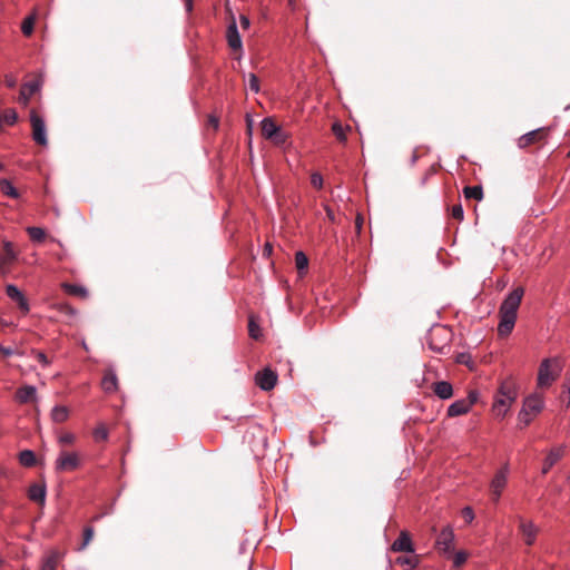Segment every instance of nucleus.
Masks as SVG:
<instances>
[{"label": "nucleus", "mask_w": 570, "mask_h": 570, "mask_svg": "<svg viewBox=\"0 0 570 570\" xmlns=\"http://www.w3.org/2000/svg\"><path fill=\"white\" fill-rule=\"evenodd\" d=\"M523 295V287H517L502 302L499 309L500 323L498 325V334L501 337H505L512 332Z\"/></svg>", "instance_id": "f257e3e1"}, {"label": "nucleus", "mask_w": 570, "mask_h": 570, "mask_svg": "<svg viewBox=\"0 0 570 570\" xmlns=\"http://www.w3.org/2000/svg\"><path fill=\"white\" fill-rule=\"evenodd\" d=\"M562 365L559 358H544L538 371V387L548 389L560 376Z\"/></svg>", "instance_id": "f03ea898"}, {"label": "nucleus", "mask_w": 570, "mask_h": 570, "mask_svg": "<svg viewBox=\"0 0 570 570\" xmlns=\"http://www.w3.org/2000/svg\"><path fill=\"white\" fill-rule=\"evenodd\" d=\"M80 465V458L76 452L61 451L55 462L57 472L77 470Z\"/></svg>", "instance_id": "7ed1b4c3"}, {"label": "nucleus", "mask_w": 570, "mask_h": 570, "mask_svg": "<svg viewBox=\"0 0 570 570\" xmlns=\"http://www.w3.org/2000/svg\"><path fill=\"white\" fill-rule=\"evenodd\" d=\"M30 122L32 128V139L40 146H47V129L45 120L35 109L30 111Z\"/></svg>", "instance_id": "20e7f679"}, {"label": "nucleus", "mask_w": 570, "mask_h": 570, "mask_svg": "<svg viewBox=\"0 0 570 570\" xmlns=\"http://www.w3.org/2000/svg\"><path fill=\"white\" fill-rule=\"evenodd\" d=\"M454 532L450 525L441 530L435 540V548L442 554H451L453 552Z\"/></svg>", "instance_id": "39448f33"}, {"label": "nucleus", "mask_w": 570, "mask_h": 570, "mask_svg": "<svg viewBox=\"0 0 570 570\" xmlns=\"http://www.w3.org/2000/svg\"><path fill=\"white\" fill-rule=\"evenodd\" d=\"M549 131V127H542L527 132L518 139V146L520 148H527L531 145L539 144L548 137Z\"/></svg>", "instance_id": "423d86ee"}, {"label": "nucleus", "mask_w": 570, "mask_h": 570, "mask_svg": "<svg viewBox=\"0 0 570 570\" xmlns=\"http://www.w3.org/2000/svg\"><path fill=\"white\" fill-rule=\"evenodd\" d=\"M508 472L509 466L508 464H504V466L498 471L492 479L490 488L493 501H498L500 499V495L507 484Z\"/></svg>", "instance_id": "0eeeda50"}, {"label": "nucleus", "mask_w": 570, "mask_h": 570, "mask_svg": "<svg viewBox=\"0 0 570 570\" xmlns=\"http://www.w3.org/2000/svg\"><path fill=\"white\" fill-rule=\"evenodd\" d=\"M255 383L263 391H271L277 383V374L271 368H264L255 374Z\"/></svg>", "instance_id": "6e6552de"}, {"label": "nucleus", "mask_w": 570, "mask_h": 570, "mask_svg": "<svg viewBox=\"0 0 570 570\" xmlns=\"http://www.w3.org/2000/svg\"><path fill=\"white\" fill-rule=\"evenodd\" d=\"M543 407V401L540 395L533 394L528 396L523 402V407L519 413V419L525 417L527 415L532 414L535 416Z\"/></svg>", "instance_id": "1a4fd4ad"}, {"label": "nucleus", "mask_w": 570, "mask_h": 570, "mask_svg": "<svg viewBox=\"0 0 570 570\" xmlns=\"http://www.w3.org/2000/svg\"><path fill=\"white\" fill-rule=\"evenodd\" d=\"M391 550L394 552H414V544L407 531H401L399 538L392 543Z\"/></svg>", "instance_id": "9d476101"}, {"label": "nucleus", "mask_w": 570, "mask_h": 570, "mask_svg": "<svg viewBox=\"0 0 570 570\" xmlns=\"http://www.w3.org/2000/svg\"><path fill=\"white\" fill-rule=\"evenodd\" d=\"M6 294L10 299L16 302L19 306V308L27 314L29 312V304L24 295L20 292V289L12 284H9L6 286Z\"/></svg>", "instance_id": "9b49d317"}, {"label": "nucleus", "mask_w": 570, "mask_h": 570, "mask_svg": "<svg viewBox=\"0 0 570 570\" xmlns=\"http://www.w3.org/2000/svg\"><path fill=\"white\" fill-rule=\"evenodd\" d=\"M519 529L524 538L525 543L528 546L533 544L538 532L537 527L531 521H525L524 519L520 518Z\"/></svg>", "instance_id": "f8f14e48"}, {"label": "nucleus", "mask_w": 570, "mask_h": 570, "mask_svg": "<svg viewBox=\"0 0 570 570\" xmlns=\"http://www.w3.org/2000/svg\"><path fill=\"white\" fill-rule=\"evenodd\" d=\"M226 37H227L228 46L233 50L242 49V39H240L239 32L237 30V26H236V21H235L234 17L232 18V21L227 28Z\"/></svg>", "instance_id": "ddd939ff"}, {"label": "nucleus", "mask_w": 570, "mask_h": 570, "mask_svg": "<svg viewBox=\"0 0 570 570\" xmlns=\"http://www.w3.org/2000/svg\"><path fill=\"white\" fill-rule=\"evenodd\" d=\"M17 259V252L11 242L4 240L2 253L0 256V268L4 266H10Z\"/></svg>", "instance_id": "4468645a"}, {"label": "nucleus", "mask_w": 570, "mask_h": 570, "mask_svg": "<svg viewBox=\"0 0 570 570\" xmlns=\"http://www.w3.org/2000/svg\"><path fill=\"white\" fill-rule=\"evenodd\" d=\"M37 399V390L32 385H24L17 390L16 400L21 403L35 402Z\"/></svg>", "instance_id": "2eb2a0df"}, {"label": "nucleus", "mask_w": 570, "mask_h": 570, "mask_svg": "<svg viewBox=\"0 0 570 570\" xmlns=\"http://www.w3.org/2000/svg\"><path fill=\"white\" fill-rule=\"evenodd\" d=\"M564 454V448L558 446L553 448L547 455L543 466H542V473L547 474L549 470L563 456Z\"/></svg>", "instance_id": "dca6fc26"}, {"label": "nucleus", "mask_w": 570, "mask_h": 570, "mask_svg": "<svg viewBox=\"0 0 570 570\" xmlns=\"http://www.w3.org/2000/svg\"><path fill=\"white\" fill-rule=\"evenodd\" d=\"M39 88H40V83L38 80L24 83L20 90V96H19L20 104L27 106L31 96L35 95L39 90Z\"/></svg>", "instance_id": "f3484780"}, {"label": "nucleus", "mask_w": 570, "mask_h": 570, "mask_svg": "<svg viewBox=\"0 0 570 570\" xmlns=\"http://www.w3.org/2000/svg\"><path fill=\"white\" fill-rule=\"evenodd\" d=\"M471 406V401L458 400L448 407V415L451 417L463 415L470 411Z\"/></svg>", "instance_id": "a211bd4d"}, {"label": "nucleus", "mask_w": 570, "mask_h": 570, "mask_svg": "<svg viewBox=\"0 0 570 570\" xmlns=\"http://www.w3.org/2000/svg\"><path fill=\"white\" fill-rule=\"evenodd\" d=\"M28 497L31 501L43 505L45 500H46V484L45 483L31 484L28 490Z\"/></svg>", "instance_id": "6ab92c4d"}, {"label": "nucleus", "mask_w": 570, "mask_h": 570, "mask_svg": "<svg viewBox=\"0 0 570 570\" xmlns=\"http://www.w3.org/2000/svg\"><path fill=\"white\" fill-rule=\"evenodd\" d=\"M101 387L106 393H114L118 389V379L112 370L105 372L101 381Z\"/></svg>", "instance_id": "aec40b11"}, {"label": "nucleus", "mask_w": 570, "mask_h": 570, "mask_svg": "<svg viewBox=\"0 0 570 570\" xmlns=\"http://www.w3.org/2000/svg\"><path fill=\"white\" fill-rule=\"evenodd\" d=\"M433 392L442 400L450 399L453 395V387L446 381H440L433 384Z\"/></svg>", "instance_id": "412c9836"}, {"label": "nucleus", "mask_w": 570, "mask_h": 570, "mask_svg": "<svg viewBox=\"0 0 570 570\" xmlns=\"http://www.w3.org/2000/svg\"><path fill=\"white\" fill-rule=\"evenodd\" d=\"M279 129V126L272 118H265L261 122L262 135L266 139H271L273 135Z\"/></svg>", "instance_id": "4be33fe9"}, {"label": "nucleus", "mask_w": 570, "mask_h": 570, "mask_svg": "<svg viewBox=\"0 0 570 570\" xmlns=\"http://www.w3.org/2000/svg\"><path fill=\"white\" fill-rule=\"evenodd\" d=\"M395 564L406 568L407 570L415 569L420 563L419 556H400L394 560Z\"/></svg>", "instance_id": "5701e85b"}, {"label": "nucleus", "mask_w": 570, "mask_h": 570, "mask_svg": "<svg viewBox=\"0 0 570 570\" xmlns=\"http://www.w3.org/2000/svg\"><path fill=\"white\" fill-rule=\"evenodd\" d=\"M498 395L507 397L510 401H514L517 397L514 383L512 381L502 382Z\"/></svg>", "instance_id": "b1692460"}, {"label": "nucleus", "mask_w": 570, "mask_h": 570, "mask_svg": "<svg viewBox=\"0 0 570 570\" xmlns=\"http://www.w3.org/2000/svg\"><path fill=\"white\" fill-rule=\"evenodd\" d=\"M513 401H510L507 397L498 395L494 404H493V412L497 416H504V414L508 411V407Z\"/></svg>", "instance_id": "393cba45"}, {"label": "nucleus", "mask_w": 570, "mask_h": 570, "mask_svg": "<svg viewBox=\"0 0 570 570\" xmlns=\"http://www.w3.org/2000/svg\"><path fill=\"white\" fill-rule=\"evenodd\" d=\"M63 291L72 296H77L80 298H87L88 297V291L83 286L63 283L62 284Z\"/></svg>", "instance_id": "a878e982"}, {"label": "nucleus", "mask_w": 570, "mask_h": 570, "mask_svg": "<svg viewBox=\"0 0 570 570\" xmlns=\"http://www.w3.org/2000/svg\"><path fill=\"white\" fill-rule=\"evenodd\" d=\"M51 420L56 423H62L69 417V410L67 406L57 405L51 410Z\"/></svg>", "instance_id": "bb28decb"}, {"label": "nucleus", "mask_w": 570, "mask_h": 570, "mask_svg": "<svg viewBox=\"0 0 570 570\" xmlns=\"http://www.w3.org/2000/svg\"><path fill=\"white\" fill-rule=\"evenodd\" d=\"M463 194L466 199H475V200H482L483 199V189L482 186H465L463 188Z\"/></svg>", "instance_id": "cd10ccee"}, {"label": "nucleus", "mask_w": 570, "mask_h": 570, "mask_svg": "<svg viewBox=\"0 0 570 570\" xmlns=\"http://www.w3.org/2000/svg\"><path fill=\"white\" fill-rule=\"evenodd\" d=\"M350 129L351 128L348 126L344 127L341 121H335L332 125V132H333V135L342 144L346 142V140H347L346 131L350 130Z\"/></svg>", "instance_id": "c85d7f7f"}, {"label": "nucleus", "mask_w": 570, "mask_h": 570, "mask_svg": "<svg viewBox=\"0 0 570 570\" xmlns=\"http://www.w3.org/2000/svg\"><path fill=\"white\" fill-rule=\"evenodd\" d=\"M19 462L21 465L31 468L37 463L36 454L31 450H23L19 453Z\"/></svg>", "instance_id": "c756f323"}, {"label": "nucleus", "mask_w": 570, "mask_h": 570, "mask_svg": "<svg viewBox=\"0 0 570 570\" xmlns=\"http://www.w3.org/2000/svg\"><path fill=\"white\" fill-rule=\"evenodd\" d=\"M0 189H1V191H2L4 195H7V196H9V197H11V198H18V197H19V193H18V190H17V189L12 186V184H11L9 180H7V179H2V180L0 181Z\"/></svg>", "instance_id": "7c9ffc66"}, {"label": "nucleus", "mask_w": 570, "mask_h": 570, "mask_svg": "<svg viewBox=\"0 0 570 570\" xmlns=\"http://www.w3.org/2000/svg\"><path fill=\"white\" fill-rule=\"evenodd\" d=\"M36 18L33 16L27 17L21 24L22 33L27 37L31 36L35 28Z\"/></svg>", "instance_id": "2f4dec72"}, {"label": "nucleus", "mask_w": 570, "mask_h": 570, "mask_svg": "<svg viewBox=\"0 0 570 570\" xmlns=\"http://www.w3.org/2000/svg\"><path fill=\"white\" fill-rule=\"evenodd\" d=\"M27 233L35 242H42L46 237V232L40 227H28Z\"/></svg>", "instance_id": "473e14b6"}, {"label": "nucleus", "mask_w": 570, "mask_h": 570, "mask_svg": "<svg viewBox=\"0 0 570 570\" xmlns=\"http://www.w3.org/2000/svg\"><path fill=\"white\" fill-rule=\"evenodd\" d=\"M295 264L299 272H303L308 266V258L303 252H297L295 254Z\"/></svg>", "instance_id": "72a5a7b5"}, {"label": "nucleus", "mask_w": 570, "mask_h": 570, "mask_svg": "<svg viewBox=\"0 0 570 570\" xmlns=\"http://www.w3.org/2000/svg\"><path fill=\"white\" fill-rule=\"evenodd\" d=\"M94 439L96 441H106L108 439V430L106 428L105 424H99L95 430H94Z\"/></svg>", "instance_id": "f704fd0d"}, {"label": "nucleus", "mask_w": 570, "mask_h": 570, "mask_svg": "<svg viewBox=\"0 0 570 570\" xmlns=\"http://www.w3.org/2000/svg\"><path fill=\"white\" fill-rule=\"evenodd\" d=\"M1 118H2L3 122H6L8 125H13L18 120V115L14 109L9 108L3 111V115L1 116Z\"/></svg>", "instance_id": "c9c22d12"}, {"label": "nucleus", "mask_w": 570, "mask_h": 570, "mask_svg": "<svg viewBox=\"0 0 570 570\" xmlns=\"http://www.w3.org/2000/svg\"><path fill=\"white\" fill-rule=\"evenodd\" d=\"M248 334L252 338L258 340L261 337V328L259 325L254 321L253 317H249L248 322Z\"/></svg>", "instance_id": "e433bc0d"}, {"label": "nucleus", "mask_w": 570, "mask_h": 570, "mask_svg": "<svg viewBox=\"0 0 570 570\" xmlns=\"http://www.w3.org/2000/svg\"><path fill=\"white\" fill-rule=\"evenodd\" d=\"M57 562V554L52 553L43 561L41 570H56Z\"/></svg>", "instance_id": "4c0bfd02"}, {"label": "nucleus", "mask_w": 570, "mask_h": 570, "mask_svg": "<svg viewBox=\"0 0 570 570\" xmlns=\"http://www.w3.org/2000/svg\"><path fill=\"white\" fill-rule=\"evenodd\" d=\"M269 140L277 146H282L286 142L287 135L279 127V129L275 132V135H273V137Z\"/></svg>", "instance_id": "58836bf2"}, {"label": "nucleus", "mask_w": 570, "mask_h": 570, "mask_svg": "<svg viewBox=\"0 0 570 570\" xmlns=\"http://www.w3.org/2000/svg\"><path fill=\"white\" fill-rule=\"evenodd\" d=\"M56 308L67 316H75L77 313L76 309L67 303H59L56 305Z\"/></svg>", "instance_id": "ea45409f"}, {"label": "nucleus", "mask_w": 570, "mask_h": 570, "mask_svg": "<svg viewBox=\"0 0 570 570\" xmlns=\"http://www.w3.org/2000/svg\"><path fill=\"white\" fill-rule=\"evenodd\" d=\"M92 538H94V529L91 527L85 528L82 543L79 549L83 550L90 543Z\"/></svg>", "instance_id": "a19ab883"}, {"label": "nucleus", "mask_w": 570, "mask_h": 570, "mask_svg": "<svg viewBox=\"0 0 570 570\" xmlns=\"http://www.w3.org/2000/svg\"><path fill=\"white\" fill-rule=\"evenodd\" d=\"M76 442V435L70 432H65L59 436V443L63 445H70Z\"/></svg>", "instance_id": "79ce46f5"}, {"label": "nucleus", "mask_w": 570, "mask_h": 570, "mask_svg": "<svg viewBox=\"0 0 570 570\" xmlns=\"http://www.w3.org/2000/svg\"><path fill=\"white\" fill-rule=\"evenodd\" d=\"M453 564L454 567H461L468 559V553L464 551H459L453 556Z\"/></svg>", "instance_id": "37998d69"}, {"label": "nucleus", "mask_w": 570, "mask_h": 570, "mask_svg": "<svg viewBox=\"0 0 570 570\" xmlns=\"http://www.w3.org/2000/svg\"><path fill=\"white\" fill-rule=\"evenodd\" d=\"M248 87L254 92H258L259 91V80H258L256 75L249 73V76H248Z\"/></svg>", "instance_id": "c03bdc74"}, {"label": "nucleus", "mask_w": 570, "mask_h": 570, "mask_svg": "<svg viewBox=\"0 0 570 570\" xmlns=\"http://www.w3.org/2000/svg\"><path fill=\"white\" fill-rule=\"evenodd\" d=\"M451 215L454 219L459 222L463 220L464 213L462 206L460 204L454 205L451 209Z\"/></svg>", "instance_id": "a18cd8bd"}, {"label": "nucleus", "mask_w": 570, "mask_h": 570, "mask_svg": "<svg viewBox=\"0 0 570 570\" xmlns=\"http://www.w3.org/2000/svg\"><path fill=\"white\" fill-rule=\"evenodd\" d=\"M311 184L313 187L317 188V189H321L322 186H323V177L321 174L318 173H314L312 174L311 176Z\"/></svg>", "instance_id": "49530a36"}, {"label": "nucleus", "mask_w": 570, "mask_h": 570, "mask_svg": "<svg viewBox=\"0 0 570 570\" xmlns=\"http://www.w3.org/2000/svg\"><path fill=\"white\" fill-rule=\"evenodd\" d=\"M462 517L465 519L466 522H471L474 519L473 510L469 507L464 508L462 510Z\"/></svg>", "instance_id": "de8ad7c7"}, {"label": "nucleus", "mask_w": 570, "mask_h": 570, "mask_svg": "<svg viewBox=\"0 0 570 570\" xmlns=\"http://www.w3.org/2000/svg\"><path fill=\"white\" fill-rule=\"evenodd\" d=\"M218 125H219V119L218 117L214 116V115H209L208 116V119H207V126L212 127L214 130H216L218 128Z\"/></svg>", "instance_id": "09e8293b"}, {"label": "nucleus", "mask_w": 570, "mask_h": 570, "mask_svg": "<svg viewBox=\"0 0 570 570\" xmlns=\"http://www.w3.org/2000/svg\"><path fill=\"white\" fill-rule=\"evenodd\" d=\"M36 357L43 365H48L50 363L47 355L42 352H37Z\"/></svg>", "instance_id": "8fccbe9b"}, {"label": "nucleus", "mask_w": 570, "mask_h": 570, "mask_svg": "<svg viewBox=\"0 0 570 570\" xmlns=\"http://www.w3.org/2000/svg\"><path fill=\"white\" fill-rule=\"evenodd\" d=\"M239 21H240V27L243 29H248L249 28L250 21H249V19L246 16H240Z\"/></svg>", "instance_id": "3c124183"}, {"label": "nucleus", "mask_w": 570, "mask_h": 570, "mask_svg": "<svg viewBox=\"0 0 570 570\" xmlns=\"http://www.w3.org/2000/svg\"><path fill=\"white\" fill-rule=\"evenodd\" d=\"M0 353L3 355V356H10L14 353V351L10 347H4L2 345H0Z\"/></svg>", "instance_id": "603ef678"}, {"label": "nucleus", "mask_w": 570, "mask_h": 570, "mask_svg": "<svg viewBox=\"0 0 570 570\" xmlns=\"http://www.w3.org/2000/svg\"><path fill=\"white\" fill-rule=\"evenodd\" d=\"M533 417L534 416L529 413V415H527L525 417H522V420L519 419L520 424H522L521 428L529 425Z\"/></svg>", "instance_id": "864d4df0"}, {"label": "nucleus", "mask_w": 570, "mask_h": 570, "mask_svg": "<svg viewBox=\"0 0 570 570\" xmlns=\"http://www.w3.org/2000/svg\"><path fill=\"white\" fill-rule=\"evenodd\" d=\"M272 252H273L272 245L269 243H266L264 248H263V256L269 257Z\"/></svg>", "instance_id": "5fc2aeb1"}, {"label": "nucleus", "mask_w": 570, "mask_h": 570, "mask_svg": "<svg viewBox=\"0 0 570 570\" xmlns=\"http://www.w3.org/2000/svg\"><path fill=\"white\" fill-rule=\"evenodd\" d=\"M465 400L471 401L473 405L478 401V393L474 391L470 392Z\"/></svg>", "instance_id": "6e6d98bb"}, {"label": "nucleus", "mask_w": 570, "mask_h": 570, "mask_svg": "<svg viewBox=\"0 0 570 570\" xmlns=\"http://www.w3.org/2000/svg\"><path fill=\"white\" fill-rule=\"evenodd\" d=\"M6 83L8 87L13 88L17 83L16 79L11 76L6 77Z\"/></svg>", "instance_id": "4d7b16f0"}, {"label": "nucleus", "mask_w": 570, "mask_h": 570, "mask_svg": "<svg viewBox=\"0 0 570 570\" xmlns=\"http://www.w3.org/2000/svg\"><path fill=\"white\" fill-rule=\"evenodd\" d=\"M362 224H363V218L361 216H357L356 217V220H355V226L357 228V230L360 232L361 228H362Z\"/></svg>", "instance_id": "13d9d810"}, {"label": "nucleus", "mask_w": 570, "mask_h": 570, "mask_svg": "<svg viewBox=\"0 0 570 570\" xmlns=\"http://www.w3.org/2000/svg\"><path fill=\"white\" fill-rule=\"evenodd\" d=\"M185 1V8L188 12L193 10V0H184Z\"/></svg>", "instance_id": "bf43d9fd"}, {"label": "nucleus", "mask_w": 570, "mask_h": 570, "mask_svg": "<svg viewBox=\"0 0 570 570\" xmlns=\"http://www.w3.org/2000/svg\"><path fill=\"white\" fill-rule=\"evenodd\" d=\"M435 173H436V168H435V166H432V167L426 171V174H425V176H424V180H425L429 176L434 175Z\"/></svg>", "instance_id": "052dcab7"}, {"label": "nucleus", "mask_w": 570, "mask_h": 570, "mask_svg": "<svg viewBox=\"0 0 570 570\" xmlns=\"http://www.w3.org/2000/svg\"><path fill=\"white\" fill-rule=\"evenodd\" d=\"M297 1L298 0H288V6L292 7V9H295Z\"/></svg>", "instance_id": "680f3d73"}, {"label": "nucleus", "mask_w": 570, "mask_h": 570, "mask_svg": "<svg viewBox=\"0 0 570 570\" xmlns=\"http://www.w3.org/2000/svg\"><path fill=\"white\" fill-rule=\"evenodd\" d=\"M326 213H327L328 218H330L331 220H334L333 212H332L330 208H327V209H326Z\"/></svg>", "instance_id": "e2e57ef3"}, {"label": "nucleus", "mask_w": 570, "mask_h": 570, "mask_svg": "<svg viewBox=\"0 0 570 570\" xmlns=\"http://www.w3.org/2000/svg\"><path fill=\"white\" fill-rule=\"evenodd\" d=\"M563 393L567 394V399H568V403L570 402V390L568 389L567 391H564Z\"/></svg>", "instance_id": "0e129e2a"}, {"label": "nucleus", "mask_w": 570, "mask_h": 570, "mask_svg": "<svg viewBox=\"0 0 570 570\" xmlns=\"http://www.w3.org/2000/svg\"><path fill=\"white\" fill-rule=\"evenodd\" d=\"M247 128H248V131H250L252 127H250V120L249 119H248Z\"/></svg>", "instance_id": "69168bd1"}, {"label": "nucleus", "mask_w": 570, "mask_h": 570, "mask_svg": "<svg viewBox=\"0 0 570 570\" xmlns=\"http://www.w3.org/2000/svg\"><path fill=\"white\" fill-rule=\"evenodd\" d=\"M2 169H3V165L0 163V170H2Z\"/></svg>", "instance_id": "338daca9"}, {"label": "nucleus", "mask_w": 570, "mask_h": 570, "mask_svg": "<svg viewBox=\"0 0 570 570\" xmlns=\"http://www.w3.org/2000/svg\"><path fill=\"white\" fill-rule=\"evenodd\" d=\"M568 157H570V149H569V153H568Z\"/></svg>", "instance_id": "774afa93"}]
</instances>
